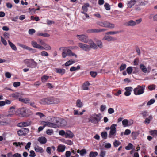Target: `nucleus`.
<instances>
[{
    "label": "nucleus",
    "mask_w": 157,
    "mask_h": 157,
    "mask_svg": "<svg viewBox=\"0 0 157 157\" xmlns=\"http://www.w3.org/2000/svg\"><path fill=\"white\" fill-rule=\"evenodd\" d=\"M86 32L88 33H99L98 29H89L87 30Z\"/></svg>",
    "instance_id": "nucleus-36"
},
{
    "label": "nucleus",
    "mask_w": 157,
    "mask_h": 157,
    "mask_svg": "<svg viewBox=\"0 0 157 157\" xmlns=\"http://www.w3.org/2000/svg\"><path fill=\"white\" fill-rule=\"evenodd\" d=\"M125 25L127 26H134L136 25V22L132 20H131L129 21L126 22L125 23Z\"/></svg>",
    "instance_id": "nucleus-26"
},
{
    "label": "nucleus",
    "mask_w": 157,
    "mask_h": 157,
    "mask_svg": "<svg viewBox=\"0 0 157 157\" xmlns=\"http://www.w3.org/2000/svg\"><path fill=\"white\" fill-rule=\"evenodd\" d=\"M103 27L108 28H113L115 27V25L107 21H104L103 22Z\"/></svg>",
    "instance_id": "nucleus-11"
},
{
    "label": "nucleus",
    "mask_w": 157,
    "mask_h": 157,
    "mask_svg": "<svg viewBox=\"0 0 157 157\" xmlns=\"http://www.w3.org/2000/svg\"><path fill=\"white\" fill-rule=\"evenodd\" d=\"M49 78V77L48 76L46 75L43 76L41 78L42 82L43 83L46 82V81Z\"/></svg>",
    "instance_id": "nucleus-38"
},
{
    "label": "nucleus",
    "mask_w": 157,
    "mask_h": 157,
    "mask_svg": "<svg viewBox=\"0 0 157 157\" xmlns=\"http://www.w3.org/2000/svg\"><path fill=\"white\" fill-rule=\"evenodd\" d=\"M116 132V130H110L109 133V138H111L112 137L113 135H114V134Z\"/></svg>",
    "instance_id": "nucleus-43"
},
{
    "label": "nucleus",
    "mask_w": 157,
    "mask_h": 157,
    "mask_svg": "<svg viewBox=\"0 0 157 157\" xmlns=\"http://www.w3.org/2000/svg\"><path fill=\"white\" fill-rule=\"evenodd\" d=\"M119 33V32L118 31H110L106 33V34L107 35H113L116 34L118 33Z\"/></svg>",
    "instance_id": "nucleus-49"
},
{
    "label": "nucleus",
    "mask_w": 157,
    "mask_h": 157,
    "mask_svg": "<svg viewBox=\"0 0 157 157\" xmlns=\"http://www.w3.org/2000/svg\"><path fill=\"white\" fill-rule=\"evenodd\" d=\"M37 35L38 36H42L44 37H48L50 36L49 34L47 33H42L38 32Z\"/></svg>",
    "instance_id": "nucleus-30"
},
{
    "label": "nucleus",
    "mask_w": 157,
    "mask_h": 157,
    "mask_svg": "<svg viewBox=\"0 0 157 157\" xmlns=\"http://www.w3.org/2000/svg\"><path fill=\"white\" fill-rule=\"evenodd\" d=\"M126 91L124 93V94L126 96H129L131 94V91H132L133 89L131 87H128L125 88Z\"/></svg>",
    "instance_id": "nucleus-15"
},
{
    "label": "nucleus",
    "mask_w": 157,
    "mask_h": 157,
    "mask_svg": "<svg viewBox=\"0 0 157 157\" xmlns=\"http://www.w3.org/2000/svg\"><path fill=\"white\" fill-rule=\"evenodd\" d=\"M29 130L27 128H23L17 131V133L19 136H25L29 132Z\"/></svg>",
    "instance_id": "nucleus-8"
},
{
    "label": "nucleus",
    "mask_w": 157,
    "mask_h": 157,
    "mask_svg": "<svg viewBox=\"0 0 157 157\" xmlns=\"http://www.w3.org/2000/svg\"><path fill=\"white\" fill-rule=\"evenodd\" d=\"M104 7L105 9L107 10H109L110 9V6L109 4L106 3L104 5Z\"/></svg>",
    "instance_id": "nucleus-56"
},
{
    "label": "nucleus",
    "mask_w": 157,
    "mask_h": 157,
    "mask_svg": "<svg viewBox=\"0 0 157 157\" xmlns=\"http://www.w3.org/2000/svg\"><path fill=\"white\" fill-rule=\"evenodd\" d=\"M24 62L29 67L35 68L37 65V63L34 61L33 59H25L24 60Z\"/></svg>",
    "instance_id": "nucleus-4"
},
{
    "label": "nucleus",
    "mask_w": 157,
    "mask_h": 157,
    "mask_svg": "<svg viewBox=\"0 0 157 157\" xmlns=\"http://www.w3.org/2000/svg\"><path fill=\"white\" fill-rule=\"evenodd\" d=\"M38 141L41 144H43L46 143L47 139L45 137L41 136L38 138Z\"/></svg>",
    "instance_id": "nucleus-23"
},
{
    "label": "nucleus",
    "mask_w": 157,
    "mask_h": 157,
    "mask_svg": "<svg viewBox=\"0 0 157 157\" xmlns=\"http://www.w3.org/2000/svg\"><path fill=\"white\" fill-rule=\"evenodd\" d=\"M155 85L154 84L150 85L148 86V89L150 90H155Z\"/></svg>",
    "instance_id": "nucleus-50"
},
{
    "label": "nucleus",
    "mask_w": 157,
    "mask_h": 157,
    "mask_svg": "<svg viewBox=\"0 0 157 157\" xmlns=\"http://www.w3.org/2000/svg\"><path fill=\"white\" fill-rule=\"evenodd\" d=\"M98 155V153L97 152H91L89 154V157H96Z\"/></svg>",
    "instance_id": "nucleus-40"
},
{
    "label": "nucleus",
    "mask_w": 157,
    "mask_h": 157,
    "mask_svg": "<svg viewBox=\"0 0 157 157\" xmlns=\"http://www.w3.org/2000/svg\"><path fill=\"white\" fill-rule=\"evenodd\" d=\"M90 73V75L94 78H95L97 75V73L96 72L91 71Z\"/></svg>",
    "instance_id": "nucleus-54"
},
{
    "label": "nucleus",
    "mask_w": 157,
    "mask_h": 157,
    "mask_svg": "<svg viewBox=\"0 0 157 157\" xmlns=\"http://www.w3.org/2000/svg\"><path fill=\"white\" fill-rule=\"evenodd\" d=\"M121 142L117 140H115L113 143V145L114 147H116L121 144Z\"/></svg>",
    "instance_id": "nucleus-48"
},
{
    "label": "nucleus",
    "mask_w": 157,
    "mask_h": 157,
    "mask_svg": "<svg viewBox=\"0 0 157 157\" xmlns=\"http://www.w3.org/2000/svg\"><path fill=\"white\" fill-rule=\"evenodd\" d=\"M59 102V100L53 97L44 98L40 100V103L42 105L57 104Z\"/></svg>",
    "instance_id": "nucleus-1"
},
{
    "label": "nucleus",
    "mask_w": 157,
    "mask_h": 157,
    "mask_svg": "<svg viewBox=\"0 0 157 157\" xmlns=\"http://www.w3.org/2000/svg\"><path fill=\"white\" fill-rule=\"evenodd\" d=\"M65 148L66 147L65 145L59 144L57 147V151L58 152H63L64 151Z\"/></svg>",
    "instance_id": "nucleus-17"
},
{
    "label": "nucleus",
    "mask_w": 157,
    "mask_h": 157,
    "mask_svg": "<svg viewBox=\"0 0 157 157\" xmlns=\"http://www.w3.org/2000/svg\"><path fill=\"white\" fill-rule=\"evenodd\" d=\"M75 62V61L73 59H71L65 63V65L66 66L71 65Z\"/></svg>",
    "instance_id": "nucleus-35"
},
{
    "label": "nucleus",
    "mask_w": 157,
    "mask_h": 157,
    "mask_svg": "<svg viewBox=\"0 0 157 157\" xmlns=\"http://www.w3.org/2000/svg\"><path fill=\"white\" fill-rule=\"evenodd\" d=\"M76 105L77 107L79 108H81L83 106V103L81 101L80 99H78L76 102Z\"/></svg>",
    "instance_id": "nucleus-31"
},
{
    "label": "nucleus",
    "mask_w": 157,
    "mask_h": 157,
    "mask_svg": "<svg viewBox=\"0 0 157 157\" xmlns=\"http://www.w3.org/2000/svg\"><path fill=\"white\" fill-rule=\"evenodd\" d=\"M8 112L10 114L6 115L5 116L7 117H12L15 112V107L14 106L10 107Z\"/></svg>",
    "instance_id": "nucleus-12"
},
{
    "label": "nucleus",
    "mask_w": 157,
    "mask_h": 157,
    "mask_svg": "<svg viewBox=\"0 0 157 157\" xmlns=\"http://www.w3.org/2000/svg\"><path fill=\"white\" fill-rule=\"evenodd\" d=\"M155 101V100L154 99H151L147 103V105H150L153 104Z\"/></svg>",
    "instance_id": "nucleus-55"
},
{
    "label": "nucleus",
    "mask_w": 157,
    "mask_h": 157,
    "mask_svg": "<svg viewBox=\"0 0 157 157\" xmlns=\"http://www.w3.org/2000/svg\"><path fill=\"white\" fill-rule=\"evenodd\" d=\"M42 122L44 124L43 126H40L38 128V130L39 132L42 130L45 126H47V125H46V122L44 121H43Z\"/></svg>",
    "instance_id": "nucleus-47"
},
{
    "label": "nucleus",
    "mask_w": 157,
    "mask_h": 157,
    "mask_svg": "<svg viewBox=\"0 0 157 157\" xmlns=\"http://www.w3.org/2000/svg\"><path fill=\"white\" fill-rule=\"evenodd\" d=\"M8 42L9 45L11 47L12 49L16 51L17 50V48L16 46L10 40H8Z\"/></svg>",
    "instance_id": "nucleus-32"
},
{
    "label": "nucleus",
    "mask_w": 157,
    "mask_h": 157,
    "mask_svg": "<svg viewBox=\"0 0 157 157\" xmlns=\"http://www.w3.org/2000/svg\"><path fill=\"white\" fill-rule=\"evenodd\" d=\"M35 151L36 152H39L42 153L44 152V150L43 148L38 145H36L34 148Z\"/></svg>",
    "instance_id": "nucleus-19"
},
{
    "label": "nucleus",
    "mask_w": 157,
    "mask_h": 157,
    "mask_svg": "<svg viewBox=\"0 0 157 157\" xmlns=\"http://www.w3.org/2000/svg\"><path fill=\"white\" fill-rule=\"evenodd\" d=\"M139 135V133L137 132H133L132 133V136L133 139H136Z\"/></svg>",
    "instance_id": "nucleus-37"
},
{
    "label": "nucleus",
    "mask_w": 157,
    "mask_h": 157,
    "mask_svg": "<svg viewBox=\"0 0 157 157\" xmlns=\"http://www.w3.org/2000/svg\"><path fill=\"white\" fill-rule=\"evenodd\" d=\"M30 154L29 155V156L31 157H34L36 156V155L33 150H31L30 151Z\"/></svg>",
    "instance_id": "nucleus-61"
},
{
    "label": "nucleus",
    "mask_w": 157,
    "mask_h": 157,
    "mask_svg": "<svg viewBox=\"0 0 157 157\" xmlns=\"http://www.w3.org/2000/svg\"><path fill=\"white\" fill-rule=\"evenodd\" d=\"M36 32L35 30L33 29H31L29 30V33L30 35H33Z\"/></svg>",
    "instance_id": "nucleus-64"
},
{
    "label": "nucleus",
    "mask_w": 157,
    "mask_h": 157,
    "mask_svg": "<svg viewBox=\"0 0 157 157\" xmlns=\"http://www.w3.org/2000/svg\"><path fill=\"white\" fill-rule=\"evenodd\" d=\"M126 67V65L125 64H123L121 65L120 67V71L124 70Z\"/></svg>",
    "instance_id": "nucleus-52"
},
{
    "label": "nucleus",
    "mask_w": 157,
    "mask_h": 157,
    "mask_svg": "<svg viewBox=\"0 0 157 157\" xmlns=\"http://www.w3.org/2000/svg\"><path fill=\"white\" fill-rule=\"evenodd\" d=\"M66 51L68 56L70 57L74 56L75 58H77V55L75 53H73L71 50L69 49H66Z\"/></svg>",
    "instance_id": "nucleus-21"
},
{
    "label": "nucleus",
    "mask_w": 157,
    "mask_h": 157,
    "mask_svg": "<svg viewBox=\"0 0 157 157\" xmlns=\"http://www.w3.org/2000/svg\"><path fill=\"white\" fill-rule=\"evenodd\" d=\"M41 55L43 56H48L49 55L48 53L45 51H42L40 53Z\"/></svg>",
    "instance_id": "nucleus-60"
},
{
    "label": "nucleus",
    "mask_w": 157,
    "mask_h": 157,
    "mask_svg": "<svg viewBox=\"0 0 157 157\" xmlns=\"http://www.w3.org/2000/svg\"><path fill=\"white\" fill-rule=\"evenodd\" d=\"M19 100L21 102L25 103H27L29 102V99L27 98H19Z\"/></svg>",
    "instance_id": "nucleus-29"
},
{
    "label": "nucleus",
    "mask_w": 157,
    "mask_h": 157,
    "mask_svg": "<svg viewBox=\"0 0 157 157\" xmlns=\"http://www.w3.org/2000/svg\"><path fill=\"white\" fill-rule=\"evenodd\" d=\"M133 68L132 67H128L126 70L127 73L128 74H130L132 72Z\"/></svg>",
    "instance_id": "nucleus-45"
},
{
    "label": "nucleus",
    "mask_w": 157,
    "mask_h": 157,
    "mask_svg": "<svg viewBox=\"0 0 157 157\" xmlns=\"http://www.w3.org/2000/svg\"><path fill=\"white\" fill-rule=\"evenodd\" d=\"M122 124L124 127L128 126V121L127 119H124L122 121Z\"/></svg>",
    "instance_id": "nucleus-39"
},
{
    "label": "nucleus",
    "mask_w": 157,
    "mask_h": 157,
    "mask_svg": "<svg viewBox=\"0 0 157 157\" xmlns=\"http://www.w3.org/2000/svg\"><path fill=\"white\" fill-rule=\"evenodd\" d=\"M86 153L87 151L86 149H83L80 150V155L81 156H83L85 154H86Z\"/></svg>",
    "instance_id": "nucleus-51"
},
{
    "label": "nucleus",
    "mask_w": 157,
    "mask_h": 157,
    "mask_svg": "<svg viewBox=\"0 0 157 157\" xmlns=\"http://www.w3.org/2000/svg\"><path fill=\"white\" fill-rule=\"evenodd\" d=\"M106 152L105 151H101L99 155L101 157H104L105 155Z\"/></svg>",
    "instance_id": "nucleus-59"
},
{
    "label": "nucleus",
    "mask_w": 157,
    "mask_h": 157,
    "mask_svg": "<svg viewBox=\"0 0 157 157\" xmlns=\"http://www.w3.org/2000/svg\"><path fill=\"white\" fill-rule=\"evenodd\" d=\"M133 145L131 143H129L128 145L126 146L125 148L127 150H130L133 148Z\"/></svg>",
    "instance_id": "nucleus-44"
},
{
    "label": "nucleus",
    "mask_w": 157,
    "mask_h": 157,
    "mask_svg": "<svg viewBox=\"0 0 157 157\" xmlns=\"http://www.w3.org/2000/svg\"><path fill=\"white\" fill-rule=\"evenodd\" d=\"M59 122L56 125L54 124L53 126L57 127V128H58L60 127H63L66 126L67 124V122L64 119L59 118Z\"/></svg>",
    "instance_id": "nucleus-9"
},
{
    "label": "nucleus",
    "mask_w": 157,
    "mask_h": 157,
    "mask_svg": "<svg viewBox=\"0 0 157 157\" xmlns=\"http://www.w3.org/2000/svg\"><path fill=\"white\" fill-rule=\"evenodd\" d=\"M96 43L97 46L100 48H101L103 47L102 43L100 40H98L96 41Z\"/></svg>",
    "instance_id": "nucleus-46"
},
{
    "label": "nucleus",
    "mask_w": 157,
    "mask_h": 157,
    "mask_svg": "<svg viewBox=\"0 0 157 157\" xmlns=\"http://www.w3.org/2000/svg\"><path fill=\"white\" fill-rule=\"evenodd\" d=\"M59 117H52L51 118V122H46L47 126L49 127L57 128V127L53 126V124H57L59 122Z\"/></svg>",
    "instance_id": "nucleus-5"
},
{
    "label": "nucleus",
    "mask_w": 157,
    "mask_h": 157,
    "mask_svg": "<svg viewBox=\"0 0 157 157\" xmlns=\"http://www.w3.org/2000/svg\"><path fill=\"white\" fill-rule=\"evenodd\" d=\"M152 119V117L151 115L149 116L148 117L146 118L144 122L146 124L150 123V121Z\"/></svg>",
    "instance_id": "nucleus-33"
},
{
    "label": "nucleus",
    "mask_w": 157,
    "mask_h": 157,
    "mask_svg": "<svg viewBox=\"0 0 157 157\" xmlns=\"http://www.w3.org/2000/svg\"><path fill=\"white\" fill-rule=\"evenodd\" d=\"M55 70L56 73H59L61 75L64 74L66 72L65 70L64 69L55 68Z\"/></svg>",
    "instance_id": "nucleus-20"
},
{
    "label": "nucleus",
    "mask_w": 157,
    "mask_h": 157,
    "mask_svg": "<svg viewBox=\"0 0 157 157\" xmlns=\"http://www.w3.org/2000/svg\"><path fill=\"white\" fill-rule=\"evenodd\" d=\"M16 113L19 116L24 117L26 116V108L24 107L19 108L17 110Z\"/></svg>",
    "instance_id": "nucleus-7"
},
{
    "label": "nucleus",
    "mask_w": 157,
    "mask_h": 157,
    "mask_svg": "<svg viewBox=\"0 0 157 157\" xmlns=\"http://www.w3.org/2000/svg\"><path fill=\"white\" fill-rule=\"evenodd\" d=\"M103 40H106L109 41H114L116 40V38L112 37L110 36L105 35L103 38Z\"/></svg>",
    "instance_id": "nucleus-16"
},
{
    "label": "nucleus",
    "mask_w": 157,
    "mask_h": 157,
    "mask_svg": "<svg viewBox=\"0 0 157 157\" xmlns=\"http://www.w3.org/2000/svg\"><path fill=\"white\" fill-rule=\"evenodd\" d=\"M140 114L143 117H145L148 115L147 114V111H144L141 113Z\"/></svg>",
    "instance_id": "nucleus-53"
},
{
    "label": "nucleus",
    "mask_w": 157,
    "mask_h": 157,
    "mask_svg": "<svg viewBox=\"0 0 157 157\" xmlns=\"http://www.w3.org/2000/svg\"><path fill=\"white\" fill-rule=\"evenodd\" d=\"M64 48L63 50V51L62 52V55L63 57V58H65L67 55V54L66 51V49Z\"/></svg>",
    "instance_id": "nucleus-57"
},
{
    "label": "nucleus",
    "mask_w": 157,
    "mask_h": 157,
    "mask_svg": "<svg viewBox=\"0 0 157 157\" xmlns=\"http://www.w3.org/2000/svg\"><path fill=\"white\" fill-rule=\"evenodd\" d=\"M31 45L33 47L40 50L41 48V46L38 44L36 42L34 41H32Z\"/></svg>",
    "instance_id": "nucleus-18"
},
{
    "label": "nucleus",
    "mask_w": 157,
    "mask_h": 157,
    "mask_svg": "<svg viewBox=\"0 0 157 157\" xmlns=\"http://www.w3.org/2000/svg\"><path fill=\"white\" fill-rule=\"evenodd\" d=\"M90 84L89 82L88 81H86L83 84L82 86V89L85 90H88Z\"/></svg>",
    "instance_id": "nucleus-27"
},
{
    "label": "nucleus",
    "mask_w": 157,
    "mask_h": 157,
    "mask_svg": "<svg viewBox=\"0 0 157 157\" xmlns=\"http://www.w3.org/2000/svg\"><path fill=\"white\" fill-rule=\"evenodd\" d=\"M145 86L144 85H138L137 87L133 90L134 94L136 95H140L143 94Z\"/></svg>",
    "instance_id": "nucleus-3"
},
{
    "label": "nucleus",
    "mask_w": 157,
    "mask_h": 157,
    "mask_svg": "<svg viewBox=\"0 0 157 157\" xmlns=\"http://www.w3.org/2000/svg\"><path fill=\"white\" fill-rule=\"evenodd\" d=\"M18 124L19 127H26L30 125L31 124V122L29 121L24 122L20 123Z\"/></svg>",
    "instance_id": "nucleus-25"
},
{
    "label": "nucleus",
    "mask_w": 157,
    "mask_h": 157,
    "mask_svg": "<svg viewBox=\"0 0 157 157\" xmlns=\"http://www.w3.org/2000/svg\"><path fill=\"white\" fill-rule=\"evenodd\" d=\"M1 41L3 44L6 46L7 44V43L6 40L2 36H1Z\"/></svg>",
    "instance_id": "nucleus-63"
},
{
    "label": "nucleus",
    "mask_w": 157,
    "mask_h": 157,
    "mask_svg": "<svg viewBox=\"0 0 157 157\" xmlns=\"http://www.w3.org/2000/svg\"><path fill=\"white\" fill-rule=\"evenodd\" d=\"M140 68L143 72L144 73H146L147 72V69L146 67V66L143 64H140Z\"/></svg>",
    "instance_id": "nucleus-34"
},
{
    "label": "nucleus",
    "mask_w": 157,
    "mask_h": 157,
    "mask_svg": "<svg viewBox=\"0 0 157 157\" xmlns=\"http://www.w3.org/2000/svg\"><path fill=\"white\" fill-rule=\"evenodd\" d=\"M150 133L151 135H157V131L156 130H151L150 131Z\"/></svg>",
    "instance_id": "nucleus-62"
},
{
    "label": "nucleus",
    "mask_w": 157,
    "mask_h": 157,
    "mask_svg": "<svg viewBox=\"0 0 157 157\" xmlns=\"http://www.w3.org/2000/svg\"><path fill=\"white\" fill-rule=\"evenodd\" d=\"M88 43V44L90 45L89 46L90 47V49L91 48H93L94 49H97L98 47L97 45L91 39L89 40Z\"/></svg>",
    "instance_id": "nucleus-14"
},
{
    "label": "nucleus",
    "mask_w": 157,
    "mask_h": 157,
    "mask_svg": "<svg viewBox=\"0 0 157 157\" xmlns=\"http://www.w3.org/2000/svg\"><path fill=\"white\" fill-rule=\"evenodd\" d=\"M101 136L103 139H107V132L106 131H104L102 132L101 133Z\"/></svg>",
    "instance_id": "nucleus-42"
},
{
    "label": "nucleus",
    "mask_w": 157,
    "mask_h": 157,
    "mask_svg": "<svg viewBox=\"0 0 157 157\" xmlns=\"http://www.w3.org/2000/svg\"><path fill=\"white\" fill-rule=\"evenodd\" d=\"M90 4L88 3H84V5L82 6V11L81 13H86V12H87L88 11V7H90Z\"/></svg>",
    "instance_id": "nucleus-13"
},
{
    "label": "nucleus",
    "mask_w": 157,
    "mask_h": 157,
    "mask_svg": "<svg viewBox=\"0 0 157 157\" xmlns=\"http://www.w3.org/2000/svg\"><path fill=\"white\" fill-rule=\"evenodd\" d=\"M76 37L81 41L85 43H87L88 42L89 39L88 36L86 35H77Z\"/></svg>",
    "instance_id": "nucleus-6"
},
{
    "label": "nucleus",
    "mask_w": 157,
    "mask_h": 157,
    "mask_svg": "<svg viewBox=\"0 0 157 157\" xmlns=\"http://www.w3.org/2000/svg\"><path fill=\"white\" fill-rule=\"evenodd\" d=\"M44 47L41 46V50H50L51 49V47L49 46L48 44L45 43V44L43 45Z\"/></svg>",
    "instance_id": "nucleus-24"
},
{
    "label": "nucleus",
    "mask_w": 157,
    "mask_h": 157,
    "mask_svg": "<svg viewBox=\"0 0 157 157\" xmlns=\"http://www.w3.org/2000/svg\"><path fill=\"white\" fill-rule=\"evenodd\" d=\"M78 46L83 50L87 51L90 50V47L89 45L82 43H79Z\"/></svg>",
    "instance_id": "nucleus-10"
},
{
    "label": "nucleus",
    "mask_w": 157,
    "mask_h": 157,
    "mask_svg": "<svg viewBox=\"0 0 157 157\" xmlns=\"http://www.w3.org/2000/svg\"><path fill=\"white\" fill-rule=\"evenodd\" d=\"M74 134L70 131L67 130L66 131L65 138H72L74 137Z\"/></svg>",
    "instance_id": "nucleus-22"
},
{
    "label": "nucleus",
    "mask_w": 157,
    "mask_h": 157,
    "mask_svg": "<svg viewBox=\"0 0 157 157\" xmlns=\"http://www.w3.org/2000/svg\"><path fill=\"white\" fill-rule=\"evenodd\" d=\"M102 118L101 115L100 113L97 114H94L91 116L89 119V121L91 123L97 124L100 121Z\"/></svg>",
    "instance_id": "nucleus-2"
},
{
    "label": "nucleus",
    "mask_w": 157,
    "mask_h": 157,
    "mask_svg": "<svg viewBox=\"0 0 157 157\" xmlns=\"http://www.w3.org/2000/svg\"><path fill=\"white\" fill-rule=\"evenodd\" d=\"M136 2V0H131L128 1L127 3L128 7L130 8L132 7L135 4Z\"/></svg>",
    "instance_id": "nucleus-28"
},
{
    "label": "nucleus",
    "mask_w": 157,
    "mask_h": 157,
    "mask_svg": "<svg viewBox=\"0 0 157 157\" xmlns=\"http://www.w3.org/2000/svg\"><path fill=\"white\" fill-rule=\"evenodd\" d=\"M65 144H66L68 145H71L73 144V143L70 140H65L64 142Z\"/></svg>",
    "instance_id": "nucleus-58"
},
{
    "label": "nucleus",
    "mask_w": 157,
    "mask_h": 157,
    "mask_svg": "<svg viewBox=\"0 0 157 157\" xmlns=\"http://www.w3.org/2000/svg\"><path fill=\"white\" fill-rule=\"evenodd\" d=\"M8 124L7 121L4 120L2 121H0V126L6 125Z\"/></svg>",
    "instance_id": "nucleus-41"
}]
</instances>
